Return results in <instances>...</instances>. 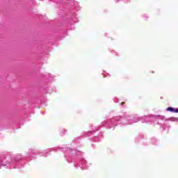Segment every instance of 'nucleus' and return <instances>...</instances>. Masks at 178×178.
I'll use <instances>...</instances> for the list:
<instances>
[{"mask_svg":"<svg viewBox=\"0 0 178 178\" xmlns=\"http://www.w3.org/2000/svg\"><path fill=\"white\" fill-rule=\"evenodd\" d=\"M167 111H168V112H175V108H172V107H168V108H167Z\"/></svg>","mask_w":178,"mask_h":178,"instance_id":"f257e3e1","label":"nucleus"},{"mask_svg":"<svg viewBox=\"0 0 178 178\" xmlns=\"http://www.w3.org/2000/svg\"><path fill=\"white\" fill-rule=\"evenodd\" d=\"M174 113H178V108L174 109Z\"/></svg>","mask_w":178,"mask_h":178,"instance_id":"f03ea898","label":"nucleus"},{"mask_svg":"<svg viewBox=\"0 0 178 178\" xmlns=\"http://www.w3.org/2000/svg\"><path fill=\"white\" fill-rule=\"evenodd\" d=\"M121 105H124V102H122V103H121Z\"/></svg>","mask_w":178,"mask_h":178,"instance_id":"7ed1b4c3","label":"nucleus"}]
</instances>
